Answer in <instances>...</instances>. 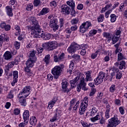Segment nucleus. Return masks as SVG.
Segmentation results:
<instances>
[{"label": "nucleus", "instance_id": "35", "mask_svg": "<svg viewBox=\"0 0 127 127\" xmlns=\"http://www.w3.org/2000/svg\"><path fill=\"white\" fill-rule=\"evenodd\" d=\"M103 81L104 80L102 79V78H100L99 76H97V77L94 79L95 84L97 85L99 84H102Z\"/></svg>", "mask_w": 127, "mask_h": 127}, {"label": "nucleus", "instance_id": "13", "mask_svg": "<svg viewBox=\"0 0 127 127\" xmlns=\"http://www.w3.org/2000/svg\"><path fill=\"white\" fill-rule=\"evenodd\" d=\"M23 119L24 123L26 124L28 123V122H29V111L28 110H26L23 113Z\"/></svg>", "mask_w": 127, "mask_h": 127}, {"label": "nucleus", "instance_id": "51", "mask_svg": "<svg viewBox=\"0 0 127 127\" xmlns=\"http://www.w3.org/2000/svg\"><path fill=\"white\" fill-rule=\"evenodd\" d=\"M96 90L95 88H92L91 89V91L89 94V96L90 97H92V96H94V95H95V93H96Z\"/></svg>", "mask_w": 127, "mask_h": 127}, {"label": "nucleus", "instance_id": "17", "mask_svg": "<svg viewBox=\"0 0 127 127\" xmlns=\"http://www.w3.org/2000/svg\"><path fill=\"white\" fill-rule=\"evenodd\" d=\"M50 11V9L48 7H44L42 10L38 14L39 16H41V15H45V14L48 13Z\"/></svg>", "mask_w": 127, "mask_h": 127}, {"label": "nucleus", "instance_id": "31", "mask_svg": "<svg viewBox=\"0 0 127 127\" xmlns=\"http://www.w3.org/2000/svg\"><path fill=\"white\" fill-rule=\"evenodd\" d=\"M29 59H33L34 60V58H36V57H35V53H36V52L34 51V50H33L32 51H30L29 52Z\"/></svg>", "mask_w": 127, "mask_h": 127}, {"label": "nucleus", "instance_id": "37", "mask_svg": "<svg viewBox=\"0 0 127 127\" xmlns=\"http://www.w3.org/2000/svg\"><path fill=\"white\" fill-rule=\"evenodd\" d=\"M50 26L51 27V28L53 29V30L54 31H56L57 29H58V27H59V26L58 25L57 23H54V24H50Z\"/></svg>", "mask_w": 127, "mask_h": 127}, {"label": "nucleus", "instance_id": "3", "mask_svg": "<svg viewBox=\"0 0 127 127\" xmlns=\"http://www.w3.org/2000/svg\"><path fill=\"white\" fill-rule=\"evenodd\" d=\"M62 68L59 65L55 66L52 70V73L54 76L55 79H58L61 75Z\"/></svg>", "mask_w": 127, "mask_h": 127}, {"label": "nucleus", "instance_id": "25", "mask_svg": "<svg viewBox=\"0 0 127 127\" xmlns=\"http://www.w3.org/2000/svg\"><path fill=\"white\" fill-rule=\"evenodd\" d=\"M37 123V120L35 116H32L30 119V124L31 126H35Z\"/></svg>", "mask_w": 127, "mask_h": 127}, {"label": "nucleus", "instance_id": "63", "mask_svg": "<svg viewBox=\"0 0 127 127\" xmlns=\"http://www.w3.org/2000/svg\"><path fill=\"white\" fill-rule=\"evenodd\" d=\"M121 78H122V73L118 71L116 73V78L121 79Z\"/></svg>", "mask_w": 127, "mask_h": 127}, {"label": "nucleus", "instance_id": "4", "mask_svg": "<svg viewBox=\"0 0 127 127\" xmlns=\"http://www.w3.org/2000/svg\"><path fill=\"white\" fill-rule=\"evenodd\" d=\"M120 124H121V121L119 120L117 117L115 116L109 120V124L107 127H117V126L120 125Z\"/></svg>", "mask_w": 127, "mask_h": 127}, {"label": "nucleus", "instance_id": "43", "mask_svg": "<svg viewBox=\"0 0 127 127\" xmlns=\"http://www.w3.org/2000/svg\"><path fill=\"white\" fill-rule=\"evenodd\" d=\"M104 14H100L97 18L98 22H103L104 21Z\"/></svg>", "mask_w": 127, "mask_h": 127}, {"label": "nucleus", "instance_id": "32", "mask_svg": "<svg viewBox=\"0 0 127 127\" xmlns=\"http://www.w3.org/2000/svg\"><path fill=\"white\" fill-rule=\"evenodd\" d=\"M66 4L71 6L72 10H74V7H75V2L73 0H69L66 2Z\"/></svg>", "mask_w": 127, "mask_h": 127}, {"label": "nucleus", "instance_id": "61", "mask_svg": "<svg viewBox=\"0 0 127 127\" xmlns=\"http://www.w3.org/2000/svg\"><path fill=\"white\" fill-rule=\"evenodd\" d=\"M72 57L75 60H80V56L77 55H72Z\"/></svg>", "mask_w": 127, "mask_h": 127}, {"label": "nucleus", "instance_id": "11", "mask_svg": "<svg viewBox=\"0 0 127 127\" xmlns=\"http://www.w3.org/2000/svg\"><path fill=\"white\" fill-rule=\"evenodd\" d=\"M64 53H62L61 55H59V57L57 56V55H54V61L55 62H60V61H63L64 60Z\"/></svg>", "mask_w": 127, "mask_h": 127}, {"label": "nucleus", "instance_id": "59", "mask_svg": "<svg viewBox=\"0 0 127 127\" xmlns=\"http://www.w3.org/2000/svg\"><path fill=\"white\" fill-rule=\"evenodd\" d=\"M125 9V4L121 3L119 7V11H123Z\"/></svg>", "mask_w": 127, "mask_h": 127}, {"label": "nucleus", "instance_id": "34", "mask_svg": "<svg viewBox=\"0 0 127 127\" xmlns=\"http://www.w3.org/2000/svg\"><path fill=\"white\" fill-rule=\"evenodd\" d=\"M59 113L57 114L56 113L55 115L50 120V121L51 122V123H54L55 121H57L58 120H59V118L60 117L59 116Z\"/></svg>", "mask_w": 127, "mask_h": 127}, {"label": "nucleus", "instance_id": "2", "mask_svg": "<svg viewBox=\"0 0 127 127\" xmlns=\"http://www.w3.org/2000/svg\"><path fill=\"white\" fill-rule=\"evenodd\" d=\"M87 83L85 81V75H81V77L79 79V82L77 86V92H81V89L84 90V91H87L88 88L86 87Z\"/></svg>", "mask_w": 127, "mask_h": 127}, {"label": "nucleus", "instance_id": "22", "mask_svg": "<svg viewBox=\"0 0 127 127\" xmlns=\"http://www.w3.org/2000/svg\"><path fill=\"white\" fill-rule=\"evenodd\" d=\"M6 10L7 12V15L8 16H12L13 15V13H12V7L11 5L10 6H6Z\"/></svg>", "mask_w": 127, "mask_h": 127}, {"label": "nucleus", "instance_id": "45", "mask_svg": "<svg viewBox=\"0 0 127 127\" xmlns=\"http://www.w3.org/2000/svg\"><path fill=\"white\" fill-rule=\"evenodd\" d=\"M125 56H124V55H123L121 53H119L118 54V61H120V60H123V59H125Z\"/></svg>", "mask_w": 127, "mask_h": 127}, {"label": "nucleus", "instance_id": "53", "mask_svg": "<svg viewBox=\"0 0 127 127\" xmlns=\"http://www.w3.org/2000/svg\"><path fill=\"white\" fill-rule=\"evenodd\" d=\"M114 103L116 106H119V107L121 106V100L120 99H116L114 101Z\"/></svg>", "mask_w": 127, "mask_h": 127}, {"label": "nucleus", "instance_id": "39", "mask_svg": "<svg viewBox=\"0 0 127 127\" xmlns=\"http://www.w3.org/2000/svg\"><path fill=\"white\" fill-rule=\"evenodd\" d=\"M103 35L104 37H106L108 41H111V38L112 37V36H111V34L107 32H104Z\"/></svg>", "mask_w": 127, "mask_h": 127}, {"label": "nucleus", "instance_id": "26", "mask_svg": "<svg viewBox=\"0 0 127 127\" xmlns=\"http://www.w3.org/2000/svg\"><path fill=\"white\" fill-rule=\"evenodd\" d=\"M97 112H98V109L96 108V106H92L91 109L90 116H91V117H94V116L97 114Z\"/></svg>", "mask_w": 127, "mask_h": 127}, {"label": "nucleus", "instance_id": "52", "mask_svg": "<svg viewBox=\"0 0 127 127\" xmlns=\"http://www.w3.org/2000/svg\"><path fill=\"white\" fill-rule=\"evenodd\" d=\"M33 3L34 6H38L40 4V0H34Z\"/></svg>", "mask_w": 127, "mask_h": 127}, {"label": "nucleus", "instance_id": "48", "mask_svg": "<svg viewBox=\"0 0 127 127\" xmlns=\"http://www.w3.org/2000/svg\"><path fill=\"white\" fill-rule=\"evenodd\" d=\"M119 39H120V37L114 36L112 39L113 44H115V43H117V42L119 41Z\"/></svg>", "mask_w": 127, "mask_h": 127}, {"label": "nucleus", "instance_id": "46", "mask_svg": "<svg viewBox=\"0 0 127 127\" xmlns=\"http://www.w3.org/2000/svg\"><path fill=\"white\" fill-rule=\"evenodd\" d=\"M97 34V30H91V31H90L89 33V36H93V35H95V34Z\"/></svg>", "mask_w": 127, "mask_h": 127}, {"label": "nucleus", "instance_id": "16", "mask_svg": "<svg viewBox=\"0 0 127 127\" xmlns=\"http://www.w3.org/2000/svg\"><path fill=\"white\" fill-rule=\"evenodd\" d=\"M3 58L5 60H10L12 58V54L9 51H6L3 55Z\"/></svg>", "mask_w": 127, "mask_h": 127}, {"label": "nucleus", "instance_id": "40", "mask_svg": "<svg viewBox=\"0 0 127 127\" xmlns=\"http://www.w3.org/2000/svg\"><path fill=\"white\" fill-rule=\"evenodd\" d=\"M44 61L47 65L48 64H49V63L50 62V55H47L45 57V59L44 60Z\"/></svg>", "mask_w": 127, "mask_h": 127}, {"label": "nucleus", "instance_id": "56", "mask_svg": "<svg viewBox=\"0 0 127 127\" xmlns=\"http://www.w3.org/2000/svg\"><path fill=\"white\" fill-rule=\"evenodd\" d=\"M14 46L16 49H19V47H20V44L18 42H15Z\"/></svg>", "mask_w": 127, "mask_h": 127}, {"label": "nucleus", "instance_id": "30", "mask_svg": "<svg viewBox=\"0 0 127 127\" xmlns=\"http://www.w3.org/2000/svg\"><path fill=\"white\" fill-rule=\"evenodd\" d=\"M0 39L2 42V41H6L7 42L9 41V38L4 34H2L0 36Z\"/></svg>", "mask_w": 127, "mask_h": 127}, {"label": "nucleus", "instance_id": "47", "mask_svg": "<svg viewBox=\"0 0 127 127\" xmlns=\"http://www.w3.org/2000/svg\"><path fill=\"white\" fill-rule=\"evenodd\" d=\"M33 8V4H32V3H29L27 5L26 8V10H31V9H32Z\"/></svg>", "mask_w": 127, "mask_h": 127}, {"label": "nucleus", "instance_id": "55", "mask_svg": "<svg viewBox=\"0 0 127 127\" xmlns=\"http://www.w3.org/2000/svg\"><path fill=\"white\" fill-rule=\"evenodd\" d=\"M99 51H97L95 53L92 54L91 55L92 59H95L97 57V56L98 55V53H99Z\"/></svg>", "mask_w": 127, "mask_h": 127}, {"label": "nucleus", "instance_id": "49", "mask_svg": "<svg viewBox=\"0 0 127 127\" xmlns=\"http://www.w3.org/2000/svg\"><path fill=\"white\" fill-rule=\"evenodd\" d=\"M109 91L111 92V93H114V92L116 91V85L114 84L111 85L109 89Z\"/></svg>", "mask_w": 127, "mask_h": 127}, {"label": "nucleus", "instance_id": "9", "mask_svg": "<svg viewBox=\"0 0 127 127\" xmlns=\"http://www.w3.org/2000/svg\"><path fill=\"white\" fill-rule=\"evenodd\" d=\"M61 12L65 15L70 14L71 12V8L66 4H63L61 6Z\"/></svg>", "mask_w": 127, "mask_h": 127}, {"label": "nucleus", "instance_id": "6", "mask_svg": "<svg viewBox=\"0 0 127 127\" xmlns=\"http://www.w3.org/2000/svg\"><path fill=\"white\" fill-rule=\"evenodd\" d=\"M99 123L100 125H103L106 124V119L103 117L101 118V116L99 115H97L95 117L90 118V121L92 123H95L96 121H99Z\"/></svg>", "mask_w": 127, "mask_h": 127}, {"label": "nucleus", "instance_id": "7", "mask_svg": "<svg viewBox=\"0 0 127 127\" xmlns=\"http://www.w3.org/2000/svg\"><path fill=\"white\" fill-rule=\"evenodd\" d=\"M79 49H80V45L73 43L67 49V51L69 53H74L76 52V50H79Z\"/></svg>", "mask_w": 127, "mask_h": 127}, {"label": "nucleus", "instance_id": "12", "mask_svg": "<svg viewBox=\"0 0 127 127\" xmlns=\"http://www.w3.org/2000/svg\"><path fill=\"white\" fill-rule=\"evenodd\" d=\"M19 103L20 104L21 106L23 107H25L26 105H27V103H26V98L27 97H25L23 95H22L20 97H19Z\"/></svg>", "mask_w": 127, "mask_h": 127}, {"label": "nucleus", "instance_id": "62", "mask_svg": "<svg viewBox=\"0 0 127 127\" xmlns=\"http://www.w3.org/2000/svg\"><path fill=\"white\" fill-rule=\"evenodd\" d=\"M7 99H12L13 98V94L12 92L10 91L9 94L7 96Z\"/></svg>", "mask_w": 127, "mask_h": 127}, {"label": "nucleus", "instance_id": "5", "mask_svg": "<svg viewBox=\"0 0 127 127\" xmlns=\"http://www.w3.org/2000/svg\"><path fill=\"white\" fill-rule=\"evenodd\" d=\"M92 27V23L90 21H86L81 24L80 26V32L82 33H85L88 29H89V27Z\"/></svg>", "mask_w": 127, "mask_h": 127}, {"label": "nucleus", "instance_id": "42", "mask_svg": "<svg viewBox=\"0 0 127 127\" xmlns=\"http://www.w3.org/2000/svg\"><path fill=\"white\" fill-rule=\"evenodd\" d=\"M98 77H99L102 80H104V79H105V77H106V73L101 71L99 72Z\"/></svg>", "mask_w": 127, "mask_h": 127}, {"label": "nucleus", "instance_id": "18", "mask_svg": "<svg viewBox=\"0 0 127 127\" xmlns=\"http://www.w3.org/2000/svg\"><path fill=\"white\" fill-rule=\"evenodd\" d=\"M79 79H80V77L77 76L74 79H72L70 81L71 88H73L76 87L77 85L76 84V83L77 82V81H78Z\"/></svg>", "mask_w": 127, "mask_h": 127}, {"label": "nucleus", "instance_id": "15", "mask_svg": "<svg viewBox=\"0 0 127 127\" xmlns=\"http://www.w3.org/2000/svg\"><path fill=\"white\" fill-rule=\"evenodd\" d=\"M36 60H37V58H34V59H29L26 63V64L28 67H33L34 65V63L36 62Z\"/></svg>", "mask_w": 127, "mask_h": 127}, {"label": "nucleus", "instance_id": "33", "mask_svg": "<svg viewBox=\"0 0 127 127\" xmlns=\"http://www.w3.org/2000/svg\"><path fill=\"white\" fill-rule=\"evenodd\" d=\"M88 49V45H85L84 46H82V50L80 52V54L82 56H84L86 54V50Z\"/></svg>", "mask_w": 127, "mask_h": 127}, {"label": "nucleus", "instance_id": "28", "mask_svg": "<svg viewBox=\"0 0 127 127\" xmlns=\"http://www.w3.org/2000/svg\"><path fill=\"white\" fill-rule=\"evenodd\" d=\"M41 37L44 39V40H49V39L51 38V34H42L41 35Z\"/></svg>", "mask_w": 127, "mask_h": 127}, {"label": "nucleus", "instance_id": "50", "mask_svg": "<svg viewBox=\"0 0 127 127\" xmlns=\"http://www.w3.org/2000/svg\"><path fill=\"white\" fill-rule=\"evenodd\" d=\"M62 85L63 89H66L67 85H68V83L66 81H64L62 82Z\"/></svg>", "mask_w": 127, "mask_h": 127}, {"label": "nucleus", "instance_id": "38", "mask_svg": "<svg viewBox=\"0 0 127 127\" xmlns=\"http://www.w3.org/2000/svg\"><path fill=\"white\" fill-rule=\"evenodd\" d=\"M119 69L123 70V69H126V62L123 61L120 63Z\"/></svg>", "mask_w": 127, "mask_h": 127}, {"label": "nucleus", "instance_id": "27", "mask_svg": "<svg viewBox=\"0 0 127 127\" xmlns=\"http://www.w3.org/2000/svg\"><path fill=\"white\" fill-rule=\"evenodd\" d=\"M74 62H70L69 68L67 70V72L70 74H72L73 69H74Z\"/></svg>", "mask_w": 127, "mask_h": 127}, {"label": "nucleus", "instance_id": "8", "mask_svg": "<svg viewBox=\"0 0 127 127\" xmlns=\"http://www.w3.org/2000/svg\"><path fill=\"white\" fill-rule=\"evenodd\" d=\"M27 28L29 31H31V34H34V33H40V26H33L32 27L27 26Z\"/></svg>", "mask_w": 127, "mask_h": 127}, {"label": "nucleus", "instance_id": "41", "mask_svg": "<svg viewBox=\"0 0 127 127\" xmlns=\"http://www.w3.org/2000/svg\"><path fill=\"white\" fill-rule=\"evenodd\" d=\"M29 68H30V67L27 66L25 67L24 71L26 72L27 74H29L30 76H32V72H31V70L30 69H29Z\"/></svg>", "mask_w": 127, "mask_h": 127}, {"label": "nucleus", "instance_id": "36", "mask_svg": "<svg viewBox=\"0 0 127 127\" xmlns=\"http://www.w3.org/2000/svg\"><path fill=\"white\" fill-rule=\"evenodd\" d=\"M103 81L104 80L102 79V78H100L99 76H97V77L94 79L95 84L97 85L99 84H102Z\"/></svg>", "mask_w": 127, "mask_h": 127}, {"label": "nucleus", "instance_id": "14", "mask_svg": "<svg viewBox=\"0 0 127 127\" xmlns=\"http://www.w3.org/2000/svg\"><path fill=\"white\" fill-rule=\"evenodd\" d=\"M13 80L11 84L12 86H14L18 81L17 79H18V71H17V70L14 71L13 73Z\"/></svg>", "mask_w": 127, "mask_h": 127}, {"label": "nucleus", "instance_id": "24", "mask_svg": "<svg viewBox=\"0 0 127 127\" xmlns=\"http://www.w3.org/2000/svg\"><path fill=\"white\" fill-rule=\"evenodd\" d=\"M86 109H87V107L85 105H82V104L80 105V108H79V115H84L85 114V111H86Z\"/></svg>", "mask_w": 127, "mask_h": 127}, {"label": "nucleus", "instance_id": "29", "mask_svg": "<svg viewBox=\"0 0 127 127\" xmlns=\"http://www.w3.org/2000/svg\"><path fill=\"white\" fill-rule=\"evenodd\" d=\"M30 20L32 24H34V26H39V24H38V21L36 20V18L32 17H31Z\"/></svg>", "mask_w": 127, "mask_h": 127}, {"label": "nucleus", "instance_id": "64", "mask_svg": "<svg viewBox=\"0 0 127 127\" xmlns=\"http://www.w3.org/2000/svg\"><path fill=\"white\" fill-rule=\"evenodd\" d=\"M105 117H106V119H109L110 118V111H109V110L106 111Z\"/></svg>", "mask_w": 127, "mask_h": 127}, {"label": "nucleus", "instance_id": "21", "mask_svg": "<svg viewBox=\"0 0 127 127\" xmlns=\"http://www.w3.org/2000/svg\"><path fill=\"white\" fill-rule=\"evenodd\" d=\"M14 66V62L9 63L7 65L5 66V71L7 73L9 71V69H11Z\"/></svg>", "mask_w": 127, "mask_h": 127}, {"label": "nucleus", "instance_id": "20", "mask_svg": "<svg viewBox=\"0 0 127 127\" xmlns=\"http://www.w3.org/2000/svg\"><path fill=\"white\" fill-rule=\"evenodd\" d=\"M0 26L1 28H2V29H5L6 31H8V30H10V25H6V24L4 22H2V23H1Z\"/></svg>", "mask_w": 127, "mask_h": 127}, {"label": "nucleus", "instance_id": "60", "mask_svg": "<svg viewBox=\"0 0 127 127\" xmlns=\"http://www.w3.org/2000/svg\"><path fill=\"white\" fill-rule=\"evenodd\" d=\"M119 111L121 115H125V110L124 109V107H119Z\"/></svg>", "mask_w": 127, "mask_h": 127}, {"label": "nucleus", "instance_id": "23", "mask_svg": "<svg viewBox=\"0 0 127 127\" xmlns=\"http://www.w3.org/2000/svg\"><path fill=\"white\" fill-rule=\"evenodd\" d=\"M57 102V98H54L50 102H49L48 107L49 108V109H52L53 108V106H54V104Z\"/></svg>", "mask_w": 127, "mask_h": 127}, {"label": "nucleus", "instance_id": "44", "mask_svg": "<svg viewBox=\"0 0 127 127\" xmlns=\"http://www.w3.org/2000/svg\"><path fill=\"white\" fill-rule=\"evenodd\" d=\"M111 22H115L117 20V16L115 14H112L110 16Z\"/></svg>", "mask_w": 127, "mask_h": 127}, {"label": "nucleus", "instance_id": "57", "mask_svg": "<svg viewBox=\"0 0 127 127\" xmlns=\"http://www.w3.org/2000/svg\"><path fill=\"white\" fill-rule=\"evenodd\" d=\"M80 104V101H78L76 103L75 106L73 107V110L74 111H77V109L79 108V105Z\"/></svg>", "mask_w": 127, "mask_h": 127}, {"label": "nucleus", "instance_id": "19", "mask_svg": "<svg viewBox=\"0 0 127 127\" xmlns=\"http://www.w3.org/2000/svg\"><path fill=\"white\" fill-rule=\"evenodd\" d=\"M85 82H91V81L93 80V78H92V75H91V71H88L85 72Z\"/></svg>", "mask_w": 127, "mask_h": 127}, {"label": "nucleus", "instance_id": "1", "mask_svg": "<svg viewBox=\"0 0 127 127\" xmlns=\"http://www.w3.org/2000/svg\"><path fill=\"white\" fill-rule=\"evenodd\" d=\"M58 45L56 41H50L49 42L44 43L42 44V47L46 49L48 51H52L57 48Z\"/></svg>", "mask_w": 127, "mask_h": 127}, {"label": "nucleus", "instance_id": "58", "mask_svg": "<svg viewBox=\"0 0 127 127\" xmlns=\"http://www.w3.org/2000/svg\"><path fill=\"white\" fill-rule=\"evenodd\" d=\"M71 24H77L79 22V20L78 19H73L71 21Z\"/></svg>", "mask_w": 127, "mask_h": 127}, {"label": "nucleus", "instance_id": "10", "mask_svg": "<svg viewBox=\"0 0 127 127\" xmlns=\"http://www.w3.org/2000/svg\"><path fill=\"white\" fill-rule=\"evenodd\" d=\"M30 94V86H26L22 90L19 95V96H24L25 97H28Z\"/></svg>", "mask_w": 127, "mask_h": 127}, {"label": "nucleus", "instance_id": "54", "mask_svg": "<svg viewBox=\"0 0 127 127\" xmlns=\"http://www.w3.org/2000/svg\"><path fill=\"white\" fill-rule=\"evenodd\" d=\"M63 25H64V19L63 18H61L60 19V26L61 28Z\"/></svg>", "mask_w": 127, "mask_h": 127}]
</instances>
